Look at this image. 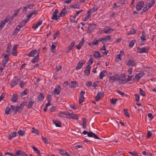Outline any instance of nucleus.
<instances>
[{
    "mask_svg": "<svg viewBox=\"0 0 156 156\" xmlns=\"http://www.w3.org/2000/svg\"><path fill=\"white\" fill-rule=\"evenodd\" d=\"M138 48V50L137 51V53H147L150 49V48L148 47H144L140 48L139 47H137Z\"/></svg>",
    "mask_w": 156,
    "mask_h": 156,
    "instance_id": "1",
    "label": "nucleus"
},
{
    "mask_svg": "<svg viewBox=\"0 0 156 156\" xmlns=\"http://www.w3.org/2000/svg\"><path fill=\"white\" fill-rule=\"evenodd\" d=\"M119 80V75L116 74L112 76L109 77V81L111 83H113L115 81Z\"/></svg>",
    "mask_w": 156,
    "mask_h": 156,
    "instance_id": "2",
    "label": "nucleus"
},
{
    "mask_svg": "<svg viewBox=\"0 0 156 156\" xmlns=\"http://www.w3.org/2000/svg\"><path fill=\"white\" fill-rule=\"evenodd\" d=\"M144 6V3L143 1H140L138 2L136 6L137 11H140Z\"/></svg>",
    "mask_w": 156,
    "mask_h": 156,
    "instance_id": "3",
    "label": "nucleus"
},
{
    "mask_svg": "<svg viewBox=\"0 0 156 156\" xmlns=\"http://www.w3.org/2000/svg\"><path fill=\"white\" fill-rule=\"evenodd\" d=\"M85 62V61L84 60H82L80 61L78 63L77 66L76 67V69L78 70L81 68L83 66V65Z\"/></svg>",
    "mask_w": 156,
    "mask_h": 156,
    "instance_id": "4",
    "label": "nucleus"
},
{
    "mask_svg": "<svg viewBox=\"0 0 156 156\" xmlns=\"http://www.w3.org/2000/svg\"><path fill=\"white\" fill-rule=\"evenodd\" d=\"M16 156H27V154L20 150H17L16 151Z\"/></svg>",
    "mask_w": 156,
    "mask_h": 156,
    "instance_id": "5",
    "label": "nucleus"
},
{
    "mask_svg": "<svg viewBox=\"0 0 156 156\" xmlns=\"http://www.w3.org/2000/svg\"><path fill=\"white\" fill-rule=\"evenodd\" d=\"M91 68V67L90 64H88L84 70V73L87 76H89V75Z\"/></svg>",
    "mask_w": 156,
    "mask_h": 156,
    "instance_id": "6",
    "label": "nucleus"
},
{
    "mask_svg": "<svg viewBox=\"0 0 156 156\" xmlns=\"http://www.w3.org/2000/svg\"><path fill=\"white\" fill-rule=\"evenodd\" d=\"M85 94V92L83 91H82L80 94V97L79 98V104H81L84 101V98L83 96V94Z\"/></svg>",
    "mask_w": 156,
    "mask_h": 156,
    "instance_id": "7",
    "label": "nucleus"
},
{
    "mask_svg": "<svg viewBox=\"0 0 156 156\" xmlns=\"http://www.w3.org/2000/svg\"><path fill=\"white\" fill-rule=\"evenodd\" d=\"M87 136L89 137H94V138L98 140L101 139V138L99 137L98 136L92 132H89L87 133Z\"/></svg>",
    "mask_w": 156,
    "mask_h": 156,
    "instance_id": "8",
    "label": "nucleus"
},
{
    "mask_svg": "<svg viewBox=\"0 0 156 156\" xmlns=\"http://www.w3.org/2000/svg\"><path fill=\"white\" fill-rule=\"evenodd\" d=\"M104 96V92H100L98 93L95 97L96 101H98L101 97Z\"/></svg>",
    "mask_w": 156,
    "mask_h": 156,
    "instance_id": "9",
    "label": "nucleus"
},
{
    "mask_svg": "<svg viewBox=\"0 0 156 156\" xmlns=\"http://www.w3.org/2000/svg\"><path fill=\"white\" fill-rule=\"evenodd\" d=\"M126 65L129 66H134L136 65V62L132 59H129L126 63Z\"/></svg>",
    "mask_w": 156,
    "mask_h": 156,
    "instance_id": "10",
    "label": "nucleus"
},
{
    "mask_svg": "<svg viewBox=\"0 0 156 156\" xmlns=\"http://www.w3.org/2000/svg\"><path fill=\"white\" fill-rule=\"evenodd\" d=\"M11 111L13 112L14 114H16L17 111L19 112L18 110L17 106H15L11 105L10 107Z\"/></svg>",
    "mask_w": 156,
    "mask_h": 156,
    "instance_id": "11",
    "label": "nucleus"
},
{
    "mask_svg": "<svg viewBox=\"0 0 156 156\" xmlns=\"http://www.w3.org/2000/svg\"><path fill=\"white\" fill-rule=\"evenodd\" d=\"M67 114H68V116L69 117V119H72L76 120H78V116L75 114H71L69 112L67 113Z\"/></svg>",
    "mask_w": 156,
    "mask_h": 156,
    "instance_id": "12",
    "label": "nucleus"
},
{
    "mask_svg": "<svg viewBox=\"0 0 156 156\" xmlns=\"http://www.w3.org/2000/svg\"><path fill=\"white\" fill-rule=\"evenodd\" d=\"M30 98V100L29 101L28 105L27 106V107L28 108H31L35 102V101L33 99Z\"/></svg>",
    "mask_w": 156,
    "mask_h": 156,
    "instance_id": "13",
    "label": "nucleus"
},
{
    "mask_svg": "<svg viewBox=\"0 0 156 156\" xmlns=\"http://www.w3.org/2000/svg\"><path fill=\"white\" fill-rule=\"evenodd\" d=\"M39 52H38L37 55L36 56L35 58H34V59L30 61L31 62L33 63H34L36 62H38L39 60Z\"/></svg>",
    "mask_w": 156,
    "mask_h": 156,
    "instance_id": "14",
    "label": "nucleus"
},
{
    "mask_svg": "<svg viewBox=\"0 0 156 156\" xmlns=\"http://www.w3.org/2000/svg\"><path fill=\"white\" fill-rule=\"evenodd\" d=\"M93 55L95 58L96 59H100L101 57V55L99 51L94 52Z\"/></svg>",
    "mask_w": 156,
    "mask_h": 156,
    "instance_id": "15",
    "label": "nucleus"
},
{
    "mask_svg": "<svg viewBox=\"0 0 156 156\" xmlns=\"http://www.w3.org/2000/svg\"><path fill=\"white\" fill-rule=\"evenodd\" d=\"M58 11L57 9H55V11L54 12L52 16L51 17V19L53 20H57L58 18H57V14Z\"/></svg>",
    "mask_w": 156,
    "mask_h": 156,
    "instance_id": "16",
    "label": "nucleus"
},
{
    "mask_svg": "<svg viewBox=\"0 0 156 156\" xmlns=\"http://www.w3.org/2000/svg\"><path fill=\"white\" fill-rule=\"evenodd\" d=\"M69 86L70 88H75L78 86L77 83L76 81H71L69 84Z\"/></svg>",
    "mask_w": 156,
    "mask_h": 156,
    "instance_id": "17",
    "label": "nucleus"
},
{
    "mask_svg": "<svg viewBox=\"0 0 156 156\" xmlns=\"http://www.w3.org/2000/svg\"><path fill=\"white\" fill-rule=\"evenodd\" d=\"M37 53V50L36 49H35L29 53L28 55V56L30 57H34L35 55Z\"/></svg>",
    "mask_w": 156,
    "mask_h": 156,
    "instance_id": "18",
    "label": "nucleus"
},
{
    "mask_svg": "<svg viewBox=\"0 0 156 156\" xmlns=\"http://www.w3.org/2000/svg\"><path fill=\"white\" fill-rule=\"evenodd\" d=\"M107 75L106 71L105 70H104L101 71L99 75L100 79H102L104 76Z\"/></svg>",
    "mask_w": 156,
    "mask_h": 156,
    "instance_id": "19",
    "label": "nucleus"
},
{
    "mask_svg": "<svg viewBox=\"0 0 156 156\" xmlns=\"http://www.w3.org/2000/svg\"><path fill=\"white\" fill-rule=\"evenodd\" d=\"M17 135V133L16 132H14L9 135L8 139L11 140L12 138L15 137Z\"/></svg>",
    "mask_w": 156,
    "mask_h": 156,
    "instance_id": "20",
    "label": "nucleus"
},
{
    "mask_svg": "<svg viewBox=\"0 0 156 156\" xmlns=\"http://www.w3.org/2000/svg\"><path fill=\"white\" fill-rule=\"evenodd\" d=\"M76 42L75 41H73L71 43L70 45L68 47V51H66L67 53H68V52L70 51L71 49H72L73 48Z\"/></svg>",
    "mask_w": 156,
    "mask_h": 156,
    "instance_id": "21",
    "label": "nucleus"
},
{
    "mask_svg": "<svg viewBox=\"0 0 156 156\" xmlns=\"http://www.w3.org/2000/svg\"><path fill=\"white\" fill-rule=\"evenodd\" d=\"M155 0H152L150 2L146 4V6H147L148 8H150L155 3Z\"/></svg>",
    "mask_w": 156,
    "mask_h": 156,
    "instance_id": "22",
    "label": "nucleus"
},
{
    "mask_svg": "<svg viewBox=\"0 0 156 156\" xmlns=\"http://www.w3.org/2000/svg\"><path fill=\"white\" fill-rule=\"evenodd\" d=\"M42 20H41L38 22L36 23V24H34L32 26V28L34 29V30H35L42 24Z\"/></svg>",
    "mask_w": 156,
    "mask_h": 156,
    "instance_id": "23",
    "label": "nucleus"
},
{
    "mask_svg": "<svg viewBox=\"0 0 156 156\" xmlns=\"http://www.w3.org/2000/svg\"><path fill=\"white\" fill-rule=\"evenodd\" d=\"M67 11H68L66 10V8L65 7L60 12V15H62V17H64L66 14Z\"/></svg>",
    "mask_w": 156,
    "mask_h": 156,
    "instance_id": "24",
    "label": "nucleus"
},
{
    "mask_svg": "<svg viewBox=\"0 0 156 156\" xmlns=\"http://www.w3.org/2000/svg\"><path fill=\"white\" fill-rule=\"evenodd\" d=\"M18 97V96L16 94H13L12 95V101L13 102H16Z\"/></svg>",
    "mask_w": 156,
    "mask_h": 156,
    "instance_id": "25",
    "label": "nucleus"
},
{
    "mask_svg": "<svg viewBox=\"0 0 156 156\" xmlns=\"http://www.w3.org/2000/svg\"><path fill=\"white\" fill-rule=\"evenodd\" d=\"M44 98V95L42 93H40L37 96V99L39 101H41Z\"/></svg>",
    "mask_w": 156,
    "mask_h": 156,
    "instance_id": "26",
    "label": "nucleus"
},
{
    "mask_svg": "<svg viewBox=\"0 0 156 156\" xmlns=\"http://www.w3.org/2000/svg\"><path fill=\"white\" fill-rule=\"evenodd\" d=\"M61 91V88L57 89L55 88L53 90V93L54 95H58L60 94Z\"/></svg>",
    "mask_w": 156,
    "mask_h": 156,
    "instance_id": "27",
    "label": "nucleus"
},
{
    "mask_svg": "<svg viewBox=\"0 0 156 156\" xmlns=\"http://www.w3.org/2000/svg\"><path fill=\"white\" fill-rule=\"evenodd\" d=\"M20 10L19 9H16L14 12V14L11 17V19H13L14 18V16H16L18 15V13L19 12Z\"/></svg>",
    "mask_w": 156,
    "mask_h": 156,
    "instance_id": "28",
    "label": "nucleus"
},
{
    "mask_svg": "<svg viewBox=\"0 0 156 156\" xmlns=\"http://www.w3.org/2000/svg\"><path fill=\"white\" fill-rule=\"evenodd\" d=\"M25 105V103L23 101H21V103L20 105V106H17V107L18 109H21V111L19 112V113H20L21 112V111L22 110L23 108V106Z\"/></svg>",
    "mask_w": 156,
    "mask_h": 156,
    "instance_id": "29",
    "label": "nucleus"
},
{
    "mask_svg": "<svg viewBox=\"0 0 156 156\" xmlns=\"http://www.w3.org/2000/svg\"><path fill=\"white\" fill-rule=\"evenodd\" d=\"M69 112H61L59 113V115L62 117H66V116H68V114L67 113H68Z\"/></svg>",
    "mask_w": 156,
    "mask_h": 156,
    "instance_id": "30",
    "label": "nucleus"
},
{
    "mask_svg": "<svg viewBox=\"0 0 156 156\" xmlns=\"http://www.w3.org/2000/svg\"><path fill=\"white\" fill-rule=\"evenodd\" d=\"M38 12V10L36 9L34 10L33 12H31L29 15H27L30 18L33 15H35L37 14Z\"/></svg>",
    "mask_w": 156,
    "mask_h": 156,
    "instance_id": "31",
    "label": "nucleus"
},
{
    "mask_svg": "<svg viewBox=\"0 0 156 156\" xmlns=\"http://www.w3.org/2000/svg\"><path fill=\"white\" fill-rule=\"evenodd\" d=\"M82 120H83V125H82L84 129H86L87 126V122L86 119L85 118H84L83 119H82Z\"/></svg>",
    "mask_w": 156,
    "mask_h": 156,
    "instance_id": "32",
    "label": "nucleus"
},
{
    "mask_svg": "<svg viewBox=\"0 0 156 156\" xmlns=\"http://www.w3.org/2000/svg\"><path fill=\"white\" fill-rule=\"evenodd\" d=\"M53 123L54 124L55 126L57 127H60L61 126V123L59 121L57 122H55V121L53 120Z\"/></svg>",
    "mask_w": 156,
    "mask_h": 156,
    "instance_id": "33",
    "label": "nucleus"
},
{
    "mask_svg": "<svg viewBox=\"0 0 156 156\" xmlns=\"http://www.w3.org/2000/svg\"><path fill=\"white\" fill-rule=\"evenodd\" d=\"M56 47V45H55V44H53L51 45L50 48L52 52H55L56 51L55 48Z\"/></svg>",
    "mask_w": 156,
    "mask_h": 156,
    "instance_id": "34",
    "label": "nucleus"
},
{
    "mask_svg": "<svg viewBox=\"0 0 156 156\" xmlns=\"http://www.w3.org/2000/svg\"><path fill=\"white\" fill-rule=\"evenodd\" d=\"M136 42V41L135 40H133L131 41L129 44V46L130 48L132 47L134 43Z\"/></svg>",
    "mask_w": 156,
    "mask_h": 156,
    "instance_id": "35",
    "label": "nucleus"
},
{
    "mask_svg": "<svg viewBox=\"0 0 156 156\" xmlns=\"http://www.w3.org/2000/svg\"><path fill=\"white\" fill-rule=\"evenodd\" d=\"M9 60V58H8V59H5L4 60H2V65L4 67H5L6 64L8 62Z\"/></svg>",
    "mask_w": 156,
    "mask_h": 156,
    "instance_id": "36",
    "label": "nucleus"
},
{
    "mask_svg": "<svg viewBox=\"0 0 156 156\" xmlns=\"http://www.w3.org/2000/svg\"><path fill=\"white\" fill-rule=\"evenodd\" d=\"M96 26V25H95V24H89L88 27V30H90V32H92V30H91V28L92 27H94Z\"/></svg>",
    "mask_w": 156,
    "mask_h": 156,
    "instance_id": "37",
    "label": "nucleus"
},
{
    "mask_svg": "<svg viewBox=\"0 0 156 156\" xmlns=\"http://www.w3.org/2000/svg\"><path fill=\"white\" fill-rule=\"evenodd\" d=\"M18 133L19 135L22 136H23L25 135V132L24 131L20 130L18 131Z\"/></svg>",
    "mask_w": 156,
    "mask_h": 156,
    "instance_id": "38",
    "label": "nucleus"
},
{
    "mask_svg": "<svg viewBox=\"0 0 156 156\" xmlns=\"http://www.w3.org/2000/svg\"><path fill=\"white\" fill-rule=\"evenodd\" d=\"M111 38V37L110 36L106 37L103 38L104 42H107V40H110Z\"/></svg>",
    "mask_w": 156,
    "mask_h": 156,
    "instance_id": "39",
    "label": "nucleus"
},
{
    "mask_svg": "<svg viewBox=\"0 0 156 156\" xmlns=\"http://www.w3.org/2000/svg\"><path fill=\"white\" fill-rule=\"evenodd\" d=\"M136 33V31L134 29H132L130 31L129 34H134Z\"/></svg>",
    "mask_w": 156,
    "mask_h": 156,
    "instance_id": "40",
    "label": "nucleus"
},
{
    "mask_svg": "<svg viewBox=\"0 0 156 156\" xmlns=\"http://www.w3.org/2000/svg\"><path fill=\"white\" fill-rule=\"evenodd\" d=\"M140 94L143 96H145V93L143 91L141 88L139 89Z\"/></svg>",
    "mask_w": 156,
    "mask_h": 156,
    "instance_id": "41",
    "label": "nucleus"
},
{
    "mask_svg": "<svg viewBox=\"0 0 156 156\" xmlns=\"http://www.w3.org/2000/svg\"><path fill=\"white\" fill-rule=\"evenodd\" d=\"M123 110L124 111L125 115L127 117H129V113L128 112V109H124Z\"/></svg>",
    "mask_w": 156,
    "mask_h": 156,
    "instance_id": "42",
    "label": "nucleus"
},
{
    "mask_svg": "<svg viewBox=\"0 0 156 156\" xmlns=\"http://www.w3.org/2000/svg\"><path fill=\"white\" fill-rule=\"evenodd\" d=\"M17 84V83L16 80H13L11 83H10V86L11 87H13L15 86Z\"/></svg>",
    "mask_w": 156,
    "mask_h": 156,
    "instance_id": "43",
    "label": "nucleus"
},
{
    "mask_svg": "<svg viewBox=\"0 0 156 156\" xmlns=\"http://www.w3.org/2000/svg\"><path fill=\"white\" fill-rule=\"evenodd\" d=\"M11 111L10 107H7L6 110L5 111V113L7 115H8L9 113V112Z\"/></svg>",
    "mask_w": 156,
    "mask_h": 156,
    "instance_id": "44",
    "label": "nucleus"
},
{
    "mask_svg": "<svg viewBox=\"0 0 156 156\" xmlns=\"http://www.w3.org/2000/svg\"><path fill=\"white\" fill-rule=\"evenodd\" d=\"M41 139L43 140L45 143L46 144H48L49 143V142L48 141V139H47L46 138H45L43 136H42Z\"/></svg>",
    "mask_w": 156,
    "mask_h": 156,
    "instance_id": "45",
    "label": "nucleus"
},
{
    "mask_svg": "<svg viewBox=\"0 0 156 156\" xmlns=\"http://www.w3.org/2000/svg\"><path fill=\"white\" fill-rule=\"evenodd\" d=\"M83 45V44L80 42L77 45L76 48L79 50H80L82 46Z\"/></svg>",
    "mask_w": 156,
    "mask_h": 156,
    "instance_id": "46",
    "label": "nucleus"
},
{
    "mask_svg": "<svg viewBox=\"0 0 156 156\" xmlns=\"http://www.w3.org/2000/svg\"><path fill=\"white\" fill-rule=\"evenodd\" d=\"M32 132L35 134H39V132L38 130L35 129L34 128H33L32 129Z\"/></svg>",
    "mask_w": 156,
    "mask_h": 156,
    "instance_id": "47",
    "label": "nucleus"
},
{
    "mask_svg": "<svg viewBox=\"0 0 156 156\" xmlns=\"http://www.w3.org/2000/svg\"><path fill=\"white\" fill-rule=\"evenodd\" d=\"M5 23L2 20L1 22L0 23V30H1L4 27Z\"/></svg>",
    "mask_w": 156,
    "mask_h": 156,
    "instance_id": "48",
    "label": "nucleus"
},
{
    "mask_svg": "<svg viewBox=\"0 0 156 156\" xmlns=\"http://www.w3.org/2000/svg\"><path fill=\"white\" fill-rule=\"evenodd\" d=\"M20 28H18L16 27L14 30V33L13 34L16 35L20 31Z\"/></svg>",
    "mask_w": 156,
    "mask_h": 156,
    "instance_id": "49",
    "label": "nucleus"
},
{
    "mask_svg": "<svg viewBox=\"0 0 156 156\" xmlns=\"http://www.w3.org/2000/svg\"><path fill=\"white\" fill-rule=\"evenodd\" d=\"M119 82L120 83H122V84H125L127 82V80H126V79H120L119 80Z\"/></svg>",
    "mask_w": 156,
    "mask_h": 156,
    "instance_id": "50",
    "label": "nucleus"
},
{
    "mask_svg": "<svg viewBox=\"0 0 156 156\" xmlns=\"http://www.w3.org/2000/svg\"><path fill=\"white\" fill-rule=\"evenodd\" d=\"M110 101L112 104L115 105L116 104L117 101V99H114L113 98L111 99Z\"/></svg>",
    "mask_w": 156,
    "mask_h": 156,
    "instance_id": "51",
    "label": "nucleus"
},
{
    "mask_svg": "<svg viewBox=\"0 0 156 156\" xmlns=\"http://www.w3.org/2000/svg\"><path fill=\"white\" fill-rule=\"evenodd\" d=\"M24 23V22L22 20L20 23V25H17V27H20V28L23 27L25 25V23Z\"/></svg>",
    "mask_w": 156,
    "mask_h": 156,
    "instance_id": "52",
    "label": "nucleus"
},
{
    "mask_svg": "<svg viewBox=\"0 0 156 156\" xmlns=\"http://www.w3.org/2000/svg\"><path fill=\"white\" fill-rule=\"evenodd\" d=\"M113 30L111 28H108V29L104 31V33H105L106 34H107L109 33H111V32H110V31H113Z\"/></svg>",
    "mask_w": 156,
    "mask_h": 156,
    "instance_id": "53",
    "label": "nucleus"
},
{
    "mask_svg": "<svg viewBox=\"0 0 156 156\" xmlns=\"http://www.w3.org/2000/svg\"><path fill=\"white\" fill-rule=\"evenodd\" d=\"M137 75L140 78L142 77L144 75H145V73L143 72H140L137 74Z\"/></svg>",
    "mask_w": 156,
    "mask_h": 156,
    "instance_id": "54",
    "label": "nucleus"
},
{
    "mask_svg": "<svg viewBox=\"0 0 156 156\" xmlns=\"http://www.w3.org/2000/svg\"><path fill=\"white\" fill-rule=\"evenodd\" d=\"M99 83V81H97L93 83V87L95 88L96 87L98 86V84Z\"/></svg>",
    "mask_w": 156,
    "mask_h": 156,
    "instance_id": "55",
    "label": "nucleus"
},
{
    "mask_svg": "<svg viewBox=\"0 0 156 156\" xmlns=\"http://www.w3.org/2000/svg\"><path fill=\"white\" fill-rule=\"evenodd\" d=\"M134 95L135 97L136 100L137 101H139L140 100V96L138 94H135Z\"/></svg>",
    "mask_w": 156,
    "mask_h": 156,
    "instance_id": "56",
    "label": "nucleus"
},
{
    "mask_svg": "<svg viewBox=\"0 0 156 156\" xmlns=\"http://www.w3.org/2000/svg\"><path fill=\"white\" fill-rule=\"evenodd\" d=\"M140 39L141 40V42L142 44L144 45V44L145 41L146 40L145 37H140Z\"/></svg>",
    "mask_w": 156,
    "mask_h": 156,
    "instance_id": "57",
    "label": "nucleus"
},
{
    "mask_svg": "<svg viewBox=\"0 0 156 156\" xmlns=\"http://www.w3.org/2000/svg\"><path fill=\"white\" fill-rule=\"evenodd\" d=\"M9 15L7 16L4 20H2V21L5 22V23L9 21Z\"/></svg>",
    "mask_w": 156,
    "mask_h": 156,
    "instance_id": "58",
    "label": "nucleus"
},
{
    "mask_svg": "<svg viewBox=\"0 0 156 156\" xmlns=\"http://www.w3.org/2000/svg\"><path fill=\"white\" fill-rule=\"evenodd\" d=\"M128 153L134 156H138V155L137 154V153L133 151V152H129Z\"/></svg>",
    "mask_w": 156,
    "mask_h": 156,
    "instance_id": "59",
    "label": "nucleus"
},
{
    "mask_svg": "<svg viewBox=\"0 0 156 156\" xmlns=\"http://www.w3.org/2000/svg\"><path fill=\"white\" fill-rule=\"evenodd\" d=\"M116 92L118 93H119L121 95H122V97L124 95H125V94L123 92H122L121 91H120V90H116Z\"/></svg>",
    "mask_w": 156,
    "mask_h": 156,
    "instance_id": "60",
    "label": "nucleus"
},
{
    "mask_svg": "<svg viewBox=\"0 0 156 156\" xmlns=\"http://www.w3.org/2000/svg\"><path fill=\"white\" fill-rule=\"evenodd\" d=\"M5 52L8 53L9 55H10L11 54L10 48H9V47H7Z\"/></svg>",
    "mask_w": 156,
    "mask_h": 156,
    "instance_id": "61",
    "label": "nucleus"
},
{
    "mask_svg": "<svg viewBox=\"0 0 156 156\" xmlns=\"http://www.w3.org/2000/svg\"><path fill=\"white\" fill-rule=\"evenodd\" d=\"M92 82L91 81H89L86 83V86L87 87H90L92 85Z\"/></svg>",
    "mask_w": 156,
    "mask_h": 156,
    "instance_id": "62",
    "label": "nucleus"
},
{
    "mask_svg": "<svg viewBox=\"0 0 156 156\" xmlns=\"http://www.w3.org/2000/svg\"><path fill=\"white\" fill-rule=\"evenodd\" d=\"M19 85L21 88L23 87L24 86V83L23 82V81L22 80L20 82Z\"/></svg>",
    "mask_w": 156,
    "mask_h": 156,
    "instance_id": "63",
    "label": "nucleus"
},
{
    "mask_svg": "<svg viewBox=\"0 0 156 156\" xmlns=\"http://www.w3.org/2000/svg\"><path fill=\"white\" fill-rule=\"evenodd\" d=\"M5 155H8L10 156H16L15 154L9 152H6L5 153Z\"/></svg>",
    "mask_w": 156,
    "mask_h": 156,
    "instance_id": "64",
    "label": "nucleus"
}]
</instances>
